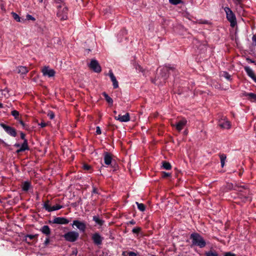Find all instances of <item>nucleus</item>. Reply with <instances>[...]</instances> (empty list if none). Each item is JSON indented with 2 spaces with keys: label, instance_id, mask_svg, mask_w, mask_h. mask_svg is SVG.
<instances>
[{
  "label": "nucleus",
  "instance_id": "obj_1",
  "mask_svg": "<svg viewBox=\"0 0 256 256\" xmlns=\"http://www.w3.org/2000/svg\"><path fill=\"white\" fill-rule=\"evenodd\" d=\"M190 239L192 240V245L203 248L206 246V244L203 237L198 233L193 232L190 235Z\"/></svg>",
  "mask_w": 256,
  "mask_h": 256
},
{
  "label": "nucleus",
  "instance_id": "obj_2",
  "mask_svg": "<svg viewBox=\"0 0 256 256\" xmlns=\"http://www.w3.org/2000/svg\"><path fill=\"white\" fill-rule=\"evenodd\" d=\"M56 8H58L57 16L62 20H66L68 8L65 4H62V5H56Z\"/></svg>",
  "mask_w": 256,
  "mask_h": 256
},
{
  "label": "nucleus",
  "instance_id": "obj_3",
  "mask_svg": "<svg viewBox=\"0 0 256 256\" xmlns=\"http://www.w3.org/2000/svg\"><path fill=\"white\" fill-rule=\"evenodd\" d=\"M224 10L226 13V17L228 20L230 22L232 27L234 28L237 24L236 17L234 14L228 7H225Z\"/></svg>",
  "mask_w": 256,
  "mask_h": 256
},
{
  "label": "nucleus",
  "instance_id": "obj_4",
  "mask_svg": "<svg viewBox=\"0 0 256 256\" xmlns=\"http://www.w3.org/2000/svg\"><path fill=\"white\" fill-rule=\"evenodd\" d=\"M174 68L170 66H164L161 68L159 74L160 75V82H163L168 77L169 71L170 70H172Z\"/></svg>",
  "mask_w": 256,
  "mask_h": 256
},
{
  "label": "nucleus",
  "instance_id": "obj_5",
  "mask_svg": "<svg viewBox=\"0 0 256 256\" xmlns=\"http://www.w3.org/2000/svg\"><path fill=\"white\" fill-rule=\"evenodd\" d=\"M63 237L66 240L72 242L78 240L79 237V234L76 231H70L64 234Z\"/></svg>",
  "mask_w": 256,
  "mask_h": 256
},
{
  "label": "nucleus",
  "instance_id": "obj_6",
  "mask_svg": "<svg viewBox=\"0 0 256 256\" xmlns=\"http://www.w3.org/2000/svg\"><path fill=\"white\" fill-rule=\"evenodd\" d=\"M0 126L10 136L13 137L16 136V130L14 128L7 126L4 123H0Z\"/></svg>",
  "mask_w": 256,
  "mask_h": 256
},
{
  "label": "nucleus",
  "instance_id": "obj_7",
  "mask_svg": "<svg viewBox=\"0 0 256 256\" xmlns=\"http://www.w3.org/2000/svg\"><path fill=\"white\" fill-rule=\"evenodd\" d=\"M88 66L95 72L99 73L102 71L101 66L96 60H92Z\"/></svg>",
  "mask_w": 256,
  "mask_h": 256
},
{
  "label": "nucleus",
  "instance_id": "obj_8",
  "mask_svg": "<svg viewBox=\"0 0 256 256\" xmlns=\"http://www.w3.org/2000/svg\"><path fill=\"white\" fill-rule=\"evenodd\" d=\"M218 125L222 128L229 129L230 128V122L227 120L226 117L218 120Z\"/></svg>",
  "mask_w": 256,
  "mask_h": 256
},
{
  "label": "nucleus",
  "instance_id": "obj_9",
  "mask_svg": "<svg viewBox=\"0 0 256 256\" xmlns=\"http://www.w3.org/2000/svg\"><path fill=\"white\" fill-rule=\"evenodd\" d=\"M72 226H75L80 232H85L86 228V223L78 220H74Z\"/></svg>",
  "mask_w": 256,
  "mask_h": 256
},
{
  "label": "nucleus",
  "instance_id": "obj_10",
  "mask_svg": "<svg viewBox=\"0 0 256 256\" xmlns=\"http://www.w3.org/2000/svg\"><path fill=\"white\" fill-rule=\"evenodd\" d=\"M186 120L185 118H182L175 124H172V126L173 127H175L178 131L180 132L183 129L184 126L186 125Z\"/></svg>",
  "mask_w": 256,
  "mask_h": 256
},
{
  "label": "nucleus",
  "instance_id": "obj_11",
  "mask_svg": "<svg viewBox=\"0 0 256 256\" xmlns=\"http://www.w3.org/2000/svg\"><path fill=\"white\" fill-rule=\"evenodd\" d=\"M92 239L96 245L100 246L102 244L104 238L98 233L96 232L92 234Z\"/></svg>",
  "mask_w": 256,
  "mask_h": 256
},
{
  "label": "nucleus",
  "instance_id": "obj_12",
  "mask_svg": "<svg viewBox=\"0 0 256 256\" xmlns=\"http://www.w3.org/2000/svg\"><path fill=\"white\" fill-rule=\"evenodd\" d=\"M69 222L70 221L64 217H55L52 220L53 224H66Z\"/></svg>",
  "mask_w": 256,
  "mask_h": 256
},
{
  "label": "nucleus",
  "instance_id": "obj_13",
  "mask_svg": "<svg viewBox=\"0 0 256 256\" xmlns=\"http://www.w3.org/2000/svg\"><path fill=\"white\" fill-rule=\"evenodd\" d=\"M42 72L44 76L52 77L54 76L56 72L53 69H50L48 67L44 66L42 70Z\"/></svg>",
  "mask_w": 256,
  "mask_h": 256
},
{
  "label": "nucleus",
  "instance_id": "obj_14",
  "mask_svg": "<svg viewBox=\"0 0 256 256\" xmlns=\"http://www.w3.org/2000/svg\"><path fill=\"white\" fill-rule=\"evenodd\" d=\"M114 118L120 122H128L130 120V114L128 112L124 116L118 114V116H116Z\"/></svg>",
  "mask_w": 256,
  "mask_h": 256
},
{
  "label": "nucleus",
  "instance_id": "obj_15",
  "mask_svg": "<svg viewBox=\"0 0 256 256\" xmlns=\"http://www.w3.org/2000/svg\"><path fill=\"white\" fill-rule=\"evenodd\" d=\"M108 76L112 82L113 87L114 88H116L118 87V83L117 81L116 76H114L112 70H110L108 72Z\"/></svg>",
  "mask_w": 256,
  "mask_h": 256
},
{
  "label": "nucleus",
  "instance_id": "obj_16",
  "mask_svg": "<svg viewBox=\"0 0 256 256\" xmlns=\"http://www.w3.org/2000/svg\"><path fill=\"white\" fill-rule=\"evenodd\" d=\"M104 162L106 165H110L112 162V157L110 152H104Z\"/></svg>",
  "mask_w": 256,
  "mask_h": 256
},
{
  "label": "nucleus",
  "instance_id": "obj_17",
  "mask_svg": "<svg viewBox=\"0 0 256 256\" xmlns=\"http://www.w3.org/2000/svg\"><path fill=\"white\" fill-rule=\"evenodd\" d=\"M29 150V148H28V144L27 140H24V142L20 146V148L18 150L16 151V153L18 154L20 152H24L26 150Z\"/></svg>",
  "mask_w": 256,
  "mask_h": 256
},
{
  "label": "nucleus",
  "instance_id": "obj_18",
  "mask_svg": "<svg viewBox=\"0 0 256 256\" xmlns=\"http://www.w3.org/2000/svg\"><path fill=\"white\" fill-rule=\"evenodd\" d=\"M245 96L248 97V99L252 102H256V94L252 92H245L244 94Z\"/></svg>",
  "mask_w": 256,
  "mask_h": 256
},
{
  "label": "nucleus",
  "instance_id": "obj_19",
  "mask_svg": "<svg viewBox=\"0 0 256 256\" xmlns=\"http://www.w3.org/2000/svg\"><path fill=\"white\" fill-rule=\"evenodd\" d=\"M244 69L248 76L254 80L256 76H255L252 70L248 66H245L244 67Z\"/></svg>",
  "mask_w": 256,
  "mask_h": 256
},
{
  "label": "nucleus",
  "instance_id": "obj_20",
  "mask_svg": "<svg viewBox=\"0 0 256 256\" xmlns=\"http://www.w3.org/2000/svg\"><path fill=\"white\" fill-rule=\"evenodd\" d=\"M16 69L18 70V73L21 74H26L28 72V68L24 66H18L16 68Z\"/></svg>",
  "mask_w": 256,
  "mask_h": 256
},
{
  "label": "nucleus",
  "instance_id": "obj_21",
  "mask_svg": "<svg viewBox=\"0 0 256 256\" xmlns=\"http://www.w3.org/2000/svg\"><path fill=\"white\" fill-rule=\"evenodd\" d=\"M40 231L44 234L49 236L50 234V230L47 225L44 226L40 229Z\"/></svg>",
  "mask_w": 256,
  "mask_h": 256
},
{
  "label": "nucleus",
  "instance_id": "obj_22",
  "mask_svg": "<svg viewBox=\"0 0 256 256\" xmlns=\"http://www.w3.org/2000/svg\"><path fill=\"white\" fill-rule=\"evenodd\" d=\"M31 184L28 181L24 182L22 185V188L23 191L27 192L30 189Z\"/></svg>",
  "mask_w": 256,
  "mask_h": 256
},
{
  "label": "nucleus",
  "instance_id": "obj_23",
  "mask_svg": "<svg viewBox=\"0 0 256 256\" xmlns=\"http://www.w3.org/2000/svg\"><path fill=\"white\" fill-rule=\"evenodd\" d=\"M92 220L98 225L102 226L104 223V220L100 219L98 216H93Z\"/></svg>",
  "mask_w": 256,
  "mask_h": 256
},
{
  "label": "nucleus",
  "instance_id": "obj_24",
  "mask_svg": "<svg viewBox=\"0 0 256 256\" xmlns=\"http://www.w3.org/2000/svg\"><path fill=\"white\" fill-rule=\"evenodd\" d=\"M102 96L104 97L105 100L108 104H112V99L106 92L102 93Z\"/></svg>",
  "mask_w": 256,
  "mask_h": 256
},
{
  "label": "nucleus",
  "instance_id": "obj_25",
  "mask_svg": "<svg viewBox=\"0 0 256 256\" xmlns=\"http://www.w3.org/2000/svg\"><path fill=\"white\" fill-rule=\"evenodd\" d=\"M50 201L47 200L43 204V208L48 212H51V206L49 204Z\"/></svg>",
  "mask_w": 256,
  "mask_h": 256
},
{
  "label": "nucleus",
  "instance_id": "obj_26",
  "mask_svg": "<svg viewBox=\"0 0 256 256\" xmlns=\"http://www.w3.org/2000/svg\"><path fill=\"white\" fill-rule=\"evenodd\" d=\"M220 164H221V166L222 168H223L224 166V164H225V161L226 160V154H220Z\"/></svg>",
  "mask_w": 256,
  "mask_h": 256
},
{
  "label": "nucleus",
  "instance_id": "obj_27",
  "mask_svg": "<svg viewBox=\"0 0 256 256\" xmlns=\"http://www.w3.org/2000/svg\"><path fill=\"white\" fill-rule=\"evenodd\" d=\"M162 164L163 168L165 170H169L172 168V166L170 164L166 161L162 162Z\"/></svg>",
  "mask_w": 256,
  "mask_h": 256
},
{
  "label": "nucleus",
  "instance_id": "obj_28",
  "mask_svg": "<svg viewBox=\"0 0 256 256\" xmlns=\"http://www.w3.org/2000/svg\"><path fill=\"white\" fill-rule=\"evenodd\" d=\"M206 256H218V252L214 250H210L206 252Z\"/></svg>",
  "mask_w": 256,
  "mask_h": 256
},
{
  "label": "nucleus",
  "instance_id": "obj_29",
  "mask_svg": "<svg viewBox=\"0 0 256 256\" xmlns=\"http://www.w3.org/2000/svg\"><path fill=\"white\" fill-rule=\"evenodd\" d=\"M122 256H136L137 254L134 252L124 251L122 253Z\"/></svg>",
  "mask_w": 256,
  "mask_h": 256
},
{
  "label": "nucleus",
  "instance_id": "obj_30",
  "mask_svg": "<svg viewBox=\"0 0 256 256\" xmlns=\"http://www.w3.org/2000/svg\"><path fill=\"white\" fill-rule=\"evenodd\" d=\"M221 76L224 77L228 80H231V76L227 72H222L220 74Z\"/></svg>",
  "mask_w": 256,
  "mask_h": 256
},
{
  "label": "nucleus",
  "instance_id": "obj_31",
  "mask_svg": "<svg viewBox=\"0 0 256 256\" xmlns=\"http://www.w3.org/2000/svg\"><path fill=\"white\" fill-rule=\"evenodd\" d=\"M136 204L138 206V209L141 212H144L146 210V206L144 204L142 203H139L138 202H136Z\"/></svg>",
  "mask_w": 256,
  "mask_h": 256
},
{
  "label": "nucleus",
  "instance_id": "obj_32",
  "mask_svg": "<svg viewBox=\"0 0 256 256\" xmlns=\"http://www.w3.org/2000/svg\"><path fill=\"white\" fill-rule=\"evenodd\" d=\"M12 115L14 118L16 120H18L19 112L16 110H13L11 112Z\"/></svg>",
  "mask_w": 256,
  "mask_h": 256
},
{
  "label": "nucleus",
  "instance_id": "obj_33",
  "mask_svg": "<svg viewBox=\"0 0 256 256\" xmlns=\"http://www.w3.org/2000/svg\"><path fill=\"white\" fill-rule=\"evenodd\" d=\"M12 15L13 17V18L18 22H20V16L16 14V12H12Z\"/></svg>",
  "mask_w": 256,
  "mask_h": 256
},
{
  "label": "nucleus",
  "instance_id": "obj_34",
  "mask_svg": "<svg viewBox=\"0 0 256 256\" xmlns=\"http://www.w3.org/2000/svg\"><path fill=\"white\" fill-rule=\"evenodd\" d=\"M63 206L60 205V204H56V206H51V212L56 210H60V208H62Z\"/></svg>",
  "mask_w": 256,
  "mask_h": 256
},
{
  "label": "nucleus",
  "instance_id": "obj_35",
  "mask_svg": "<svg viewBox=\"0 0 256 256\" xmlns=\"http://www.w3.org/2000/svg\"><path fill=\"white\" fill-rule=\"evenodd\" d=\"M169 2L171 4L174 5H177L182 3V0H169Z\"/></svg>",
  "mask_w": 256,
  "mask_h": 256
},
{
  "label": "nucleus",
  "instance_id": "obj_36",
  "mask_svg": "<svg viewBox=\"0 0 256 256\" xmlns=\"http://www.w3.org/2000/svg\"><path fill=\"white\" fill-rule=\"evenodd\" d=\"M162 178H166L167 177H170L172 176L171 173L162 172Z\"/></svg>",
  "mask_w": 256,
  "mask_h": 256
},
{
  "label": "nucleus",
  "instance_id": "obj_37",
  "mask_svg": "<svg viewBox=\"0 0 256 256\" xmlns=\"http://www.w3.org/2000/svg\"><path fill=\"white\" fill-rule=\"evenodd\" d=\"M48 116L50 118V119L52 120L54 118V114L52 111H49L48 113Z\"/></svg>",
  "mask_w": 256,
  "mask_h": 256
},
{
  "label": "nucleus",
  "instance_id": "obj_38",
  "mask_svg": "<svg viewBox=\"0 0 256 256\" xmlns=\"http://www.w3.org/2000/svg\"><path fill=\"white\" fill-rule=\"evenodd\" d=\"M141 230V228L140 227H136L132 229V232L134 234H138Z\"/></svg>",
  "mask_w": 256,
  "mask_h": 256
},
{
  "label": "nucleus",
  "instance_id": "obj_39",
  "mask_svg": "<svg viewBox=\"0 0 256 256\" xmlns=\"http://www.w3.org/2000/svg\"><path fill=\"white\" fill-rule=\"evenodd\" d=\"M26 18L28 20H31L32 21L36 20V18L34 16H32V15L29 14H26Z\"/></svg>",
  "mask_w": 256,
  "mask_h": 256
},
{
  "label": "nucleus",
  "instance_id": "obj_40",
  "mask_svg": "<svg viewBox=\"0 0 256 256\" xmlns=\"http://www.w3.org/2000/svg\"><path fill=\"white\" fill-rule=\"evenodd\" d=\"M36 236H37L36 234H35V235L27 234L26 236V238H28L30 240H33L34 238L36 237Z\"/></svg>",
  "mask_w": 256,
  "mask_h": 256
},
{
  "label": "nucleus",
  "instance_id": "obj_41",
  "mask_svg": "<svg viewBox=\"0 0 256 256\" xmlns=\"http://www.w3.org/2000/svg\"><path fill=\"white\" fill-rule=\"evenodd\" d=\"M83 168H84V170H90L91 168V166L90 165H88V164H84L83 166Z\"/></svg>",
  "mask_w": 256,
  "mask_h": 256
},
{
  "label": "nucleus",
  "instance_id": "obj_42",
  "mask_svg": "<svg viewBox=\"0 0 256 256\" xmlns=\"http://www.w3.org/2000/svg\"><path fill=\"white\" fill-rule=\"evenodd\" d=\"M54 2L57 5H62V4H64L62 0H54Z\"/></svg>",
  "mask_w": 256,
  "mask_h": 256
},
{
  "label": "nucleus",
  "instance_id": "obj_43",
  "mask_svg": "<svg viewBox=\"0 0 256 256\" xmlns=\"http://www.w3.org/2000/svg\"><path fill=\"white\" fill-rule=\"evenodd\" d=\"M135 68H136V69L138 70L139 72H142V68L138 64H136L135 65Z\"/></svg>",
  "mask_w": 256,
  "mask_h": 256
},
{
  "label": "nucleus",
  "instance_id": "obj_44",
  "mask_svg": "<svg viewBox=\"0 0 256 256\" xmlns=\"http://www.w3.org/2000/svg\"><path fill=\"white\" fill-rule=\"evenodd\" d=\"M47 124L44 122H42L38 124V126H40L41 128H43L46 126Z\"/></svg>",
  "mask_w": 256,
  "mask_h": 256
},
{
  "label": "nucleus",
  "instance_id": "obj_45",
  "mask_svg": "<svg viewBox=\"0 0 256 256\" xmlns=\"http://www.w3.org/2000/svg\"><path fill=\"white\" fill-rule=\"evenodd\" d=\"M224 256H236V255L230 252H227L224 254Z\"/></svg>",
  "mask_w": 256,
  "mask_h": 256
},
{
  "label": "nucleus",
  "instance_id": "obj_46",
  "mask_svg": "<svg viewBox=\"0 0 256 256\" xmlns=\"http://www.w3.org/2000/svg\"><path fill=\"white\" fill-rule=\"evenodd\" d=\"M253 44L256 46V34H254L252 38Z\"/></svg>",
  "mask_w": 256,
  "mask_h": 256
},
{
  "label": "nucleus",
  "instance_id": "obj_47",
  "mask_svg": "<svg viewBox=\"0 0 256 256\" xmlns=\"http://www.w3.org/2000/svg\"><path fill=\"white\" fill-rule=\"evenodd\" d=\"M19 122L20 124L23 127V128H25V129H26V124H24V122L22 120H19Z\"/></svg>",
  "mask_w": 256,
  "mask_h": 256
},
{
  "label": "nucleus",
  "instance_id": "obj_48",
  "mask_svg": "<svg viewBox=\"0 0 256 256\" xmlns=\"http://www.w3.org/2000/svg\"><path fill=\"white\" fill-rule=\"evenodd\" d=\"M96 133L97 134H100L102 133L101 130L100 126H96Z\"/></svg>",
  "mask_w": 256,
  "mask_h": 256
},
{
  "label": "nucleus",
  "instance_id": "obj_49",
  "mask_svg": "<svg viewBox=\"0 0 256 256\" xmlns=\"http://www.w3.org/2000/svg\"><path fill=\"white\" fill-rule=\"evenodd\" d=\"M50 242V239L49 238H46V240L44 242V244L45 246H47Z\"/></svg>",
  "mask_w": 256,
  "mask_h": 256
},
{
  "label": "nucleus",
  "instance_id": "obj_50",
  "mask_svg": "<svg viewBox=\"0 0 256 256\" xmlns=\"http://www.w3.org/2000/svg\"><path fill=\"white\" fill-rule=\"evenodd\" d=\"M92 194H98V190H97L96 188V187H94V186L92 187Z\"/></svg>",
  "mask_w": 256,
  "mask_h": 256
},
{
  "label": "nucleus",
  "instance_id": "obj_51",
  "mask_svg": "<svg viewBox=\"0 0 256 256\" xmlns=\"http://www.w3.org/2000/svg\"><path fill=\"white\" fill-rule=\"evenodd\" d=\"M20 138L22 140H24H24H26L25 138V134L24 132H20Z\"/></svg>",
  "mask_w": 256,
  "mask_h": 256
},
{
  "label": "nucleus",
  "instance_id": "obj_52",
  "mask_svg": "<svg viewBox=\"0 0 256 256\" xmlns=\"http://www.w3.org/2000/svg\"><path fill=\"white\" fill-rule=\"evenodd\" d=\"M246 61L248 62H250V63H254V61L251 60L250 58H246Z\"/></svg>",
  "mask_w": 256,
  "mask_h": 256
},
{
  "label": "nucleus",
  "instance_id": "obj_53",
  "mask_svg": "<svg viewBox=\"0 0 256 256\" xmlns=\"http://www.w3.org/2000/svg\"><path fill=\"white\" fill-rule=\"evenodd\" d=\"M128 224H132V225H134V224H136V222L134 220H130Z\"/></svg>",
  "mask_w": 256,
  "mask_h": 256
},
{
  "label": "nucleus",
  "instance_id": "obj_54",
  "mask_svg": "<svg viewBox=\"0 0 256 256\" xmlns=\"http://www.w3.org/2000/svg\"><path fill=\"white\" fill-rule=\"evenodd\" d=\"M236 4H240L242 2V0H233Z\"/></svg>",
  "mask_w": 256,
  "mask_h": 256
},
{
  "label": "nucleus",
  "instance_id": "obj_55",
  "mask_svg": "<svg viewBox=\"0 0 256 256\" xmlns=\"http://www.w3.org/2000/svg\"><path fill=\"white\" fill-rule=\"evenodd\" d=\"M14 146L15 147H16V148H19L20 147V144H18V143H16L14 144Z\"/></svg>",
  "mask_w": 256,
  "mask_h": 256
},
{
  "label": "nucleus",
  "instance_id": "obj_56",
  "mask_svg": "<svg viewBox=\"0 0 256 256\" xmlns=\"http://www.w3.org/2000/svg\"><path fill=\"white\" fill-rule=\"evenodd\" d=\"M200 23L202 24H206L208 23V22L207 20H204V21H202V22H200Z\"/></svg>",
  "mask_w": 256,
  "mask_h": 256
},
{
  "label": "nucleus",
  "instance_id": "obj_57",
  "mask_svg": "<svg viewBox=\"0 0 256 256\" xmlns=\"http://www.w3.org/2000/svg\"><path fill=\"white\" fill-rule=\"evenodd\" d=\"M4 107L3 104L0 102V108H2Z\"/></svg>",
  "mask_w": 256,
  "mask_h": 256
},
{
  "label": "nucleus",
  "instance_id": "obj_58",
  "mask_svg": "<svg viewBox=\"0 0 256 256\" xmlns=\"http://www.w3.org/2000/svg\"><path fill=\"white\" fill-rule=\"evenodd\" d=\"M255 82H256V77L253 80Z\"/></svg>",
  "mask_w": 256,
  "mask_h": 256
},
{
  "label": "nucleus",
  "instance_id": "obj_59",
  "mask_svg": "<svg viewBox=\"0 0 256 256\" xmlns=\"http://www.w3.org/2000/svg\"><path fill=\"white\" fill-rule=\"evenodd\" d=\"M38 2H42V0H38Z\"/></svg>",
  "mask_w": 256,
  "mask_h": 256
},
{
  "label": "nucleus",
  "instance_id": "obj_60",
  "mask_svg": "<svg viewBox=\"0 0 256 256\" xmlns=\"http://www.w3.org/2000/svg\"><path fill=\"white\" fill-rule=\"evenodd\" d=\"M114 112V114H116V111H115V110Z\"/></svg>",
  "mask_w": 256,
  "mask_h": 256
}]
</instances>
